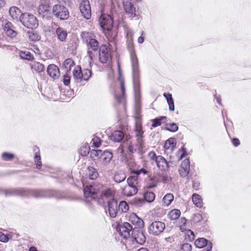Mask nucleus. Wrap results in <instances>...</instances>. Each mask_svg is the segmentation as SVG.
<instances>
[{"mask_svg": "<svg viewBox=\"0 0 251 251\" xmlns=\"http://www.w3.org/2000/svg\"><path fill=\"white\" fill-rule=\"evenodd\" d=\"M63 82L64 85H68L70 83V76L66 74L63 76Z\"/></svg>", "mask_w": 251, "mask_h": 251, "instance_id": "bf43d9fd", "label": "nucleus"}, {"mask_svg": "<svg viewBox=\"0 0 251 251\" xmlns=\"http://www.w3.org/2000/svg\"><path fill=\"white\" fill-rule=\"evenodd\" d=\"M176 145L175 139L170 138L166 141L164 144V148L165 150H170L171 151H172Z\"/></svg>", "mask_w": 251, "mask_h": 251, "instance_id": "e433bc0d", "label": "nucleus"}, {"mask_svg": "<svg viewBox=\"0 0 251 251\" xmlns=\"http://www.w3.org/2000/svg\"><path fill=\"white\" fill-rule=\"evenodd\" d=\"M7 236V234H5L2 232H0V241L3 243L8 242V238Z\"/></svg>", "mask_w": 251, "mask_h": 251, "instance_id": "4d7b16f0", "label": "nucleus"}, {"mask_svg": "<svg viewBox=\"0 0 251 251\" xmlns=\"http://www.w3.org/2000/svg\"><path fill=\"white\" fill-rule=\"evenodd\" d=\"M29 38L31 40L33 41H39L41 37L37 33L33 32L29 35Z\"/></svg>", "mask_w": 251, "mask_h": 251, "instance_id": "6e6d98bb", "label": "nucleus"}, {"mask_svg": "<svg viewBox=\"0 0 251 251\" xmlns=\"http://www.w3.org/2000/svg\"><path fill=\"white\" fill-rule=\"evenodd\" d=\"M133 229L132 226L127 222L119 224L116 228L119 234L124 239L129 237L130 232L133 231Z\"/></svg>", "mask_w": 251, "mask_h": 251, "instance_id": "f8f14e48", "label": "nucleus"}, {"mask_svg": "<svg viewBox=\"0 0 251 251\" xmlns=\"http://www.w3.org/2000/svg\"><path fill=\"white\" fill-rule=\"evenodd\" d=\"M181 154L180 157L179 158V160L182 159L183 157H184L186 153V150L185 148H182L181 150H179L177 152V154Z\"/></svg>", "mask_w": 251, "mask_h": 251, "instance_id": "0e129e2a", "label": "nucleus"}, {"mask_svg": "<svg viewBox=\"0 0 251 251\" xmlns=\"http://www.w3.org/2000/svg\"><path fill=\"white\" fill-rule=\"evenodd\" d=\"M126 178V174L123 172H117L114 176V180L117 183H120Z\"/></svg>", "mask_w": 251, "mask_h": 251, "instance_id": "a19ab883", "label": "nucleus"}, {"mask_svg": "<svg viewBox=\"0 0 251 251\" xmlns=\"http://www.w3.org/2000/svg\"><path fill=\"white\" fill-rule=\"evenodd\" d=\"M108 211L109 215L111 218H115L119 210L118 209V201L115 199L109 201L108 202Z\"/></svg>", "mask_w": 251, "mask_h": 251, "instance_id": "a211bd4d", "label": "nucleus"}, {"mask_svg": "<svg viewBox=\"0 0 251 251\" xmlns=\"http://www.w3.org/2000/svg\"><path fill=\"white\" fill-rule=\"evenodd\" d=\"M20 22L25 27L35 28L38 25V21L33 15L27 13H23L20 16Z\"/></svg>", "mask_w": 251, "mask_h": 251, "instance_id": "6e6552de", "label": "nucleus"}, {"mask_svg": "<svg viewBox=\"0 0 251 251\" xmlns=\"http://www.w3.org/2000/svg\"><path fill=\"white\" fill-rule=\"evenodd\" d=\"M163 96L166 99L167 103L169 105V110L171 111L175 110V105L172 94L170 93H164Z\"/></svg>", "mask_w": 251, "mask_h": 251, "instance_id": "c9c22d12", "label": "nucleus"}, {"mask_svg": "<svg viewBox=\"0 0 251 251\" xmlns=\"http://www.w3.org/2000/svg\"><path fill=\"white\" fill-rule=\"evenodd\" d=\"M144 199L147 202H152L155 199V195L152 192H147L144 194Z\"/></svg>", "mask_w": 251, "mask_h": 251, "instance_id": "de8ad7c7", "label": "nucleus"}, {"mask_svg": "<svg viewBox=\"0 0 251 251\" xmlns=\"http://www.w3.org/2000/svg\"><path fill=\"white\" fill-rule=\"evenodd\" d=\"M19 56L22 59H25L28 61H32L34 59L33 55L28 51H21L19 52Z\"/></svg>", "mask_w": 251, "mask_h": 251, "instance_id": "4c0bfd02", "label": "nucleus"}, {"mask_svg": "<svg viewBox=\"0 0 251 251\" xmlns=\"http://www.w3.org/2000/svg\"><path fill=\"white\" fill-rule=\"evenodd\" d=\"M232 143L235 147H237L238 146H239L240 145V142L238 138H234L232 140Z\"/></svg>", "mask_w": 251, "mask_h": 251, "instance_id": "774afa93", "label": "nucleus"}, {"mask_svg": "<svg viewBox=\"0 0 251 251\" xmlns=\"http://www.w3.org/2000/svg\"><path fill=\"white\" fill-rule=\"evenodd\" d=\"M166 119L167 117L165 116H161L159 118H156L151 120V122L152 123L151 126L153 127H156L160 126L161 124V122L164 120H166Z\"/></svg>", "mask_w": 251, "mask_h": 251, "instance_id": "a18cd8bd", "label": "nucleus"}, {"mask_svg": "<svg viewBox=\"0 0 251 251\" xmlns=\"http://www.w3.org/2000/svg\"><path fill=\"white\" fill-rule=\"evenodd\" d=\"M186 233L187 236H188L189 240L193 241L195 239V234L194 232L190 229L188 230L187 231Z\"/></svg>", "mask_w": 251, "mask_h": 251, "instance_id": "680f3d73", "label": "nucleus"}, {"mask_svg": "<svg viewBox=\"0 0 251 251\" xmlns=\"http://www.w3.org/2000/svg\"><path fill=\"white\" fill-rule=\"evenodd\" d=\"M136 227H134L132 231V237L137 243L142 245L146 242V238L145 235L142 230L139 228H137L138 229L136 230Z\"/></svg>", "mask_w": 251, "mask_h": 251, "instance_id": "6ab92c4d", "label": "nucleus"}, {"mask_svg": "<svg viewBox=\"0 0 251 251\" xmlns=\"http://www.w3.org/2000/svg\"><path fill=\"white\" fill-rule=\"evenodd\" d=\"M91 151L90 147L87 146H83L79 150L80 154L83 156H86Z\"/></svg>", "mask_w": 251, "mask_h": 251, "instance_id": "3c124183", "label": "nucleus"}, {"mask_svg": "<svg viewBox=\"0 0 251 251\" xmlns=\"http://www.w3.org/2000/svg\"><path fill=\"white\" fill-rule=\"evenodd\" d=\"M111 14H102L99 19V23L101 27L104 30L110 31L112 29L113 25V12Z\"/></svg>", "mask_w": 251, "mask_h": 251, "instance_id": "1a4fd4ad", "label": "nucleus"}, {"mask_svg": "<svg viewBox=\"0 0 251 251\" xmlns=\"http://www.w3.org/2000/svg\"><path fill=\"white\" fill-rule=\"evenodd\" d=\"M149 158L151 160H154L156 162V161L157 160V159H158V156H157L156 155V154L153 151H151L149 154Z\"/></svg>", "mask_w": 251, "mask_h": 251, "instance_id": "e2e57ef3", "label": "nucleus"}, {"mask_svg": "<svg viewBox=\"0 0 251 251\" xmlns=\"http://www.w3.org/2000/svg\"><path fill=\"white\" fill-rule=\"evenodd\" d=\"M124 137V133L121 130L114 131L109 136L110 139L115 142H120Z\"/></svg>", "mask_w": 251, "mask_h": 251, "instance_id": "c756f323", "label": "nucleus"}, {"mask_svg": "<svg viewBox=\"0 0 251 251\" xmlns=\"http://www.w3.org/2000/svg\"><path fill=\"white\" fill-rule=\"evenodd\" d=\"M55 34L60 41L62 42L66 41L68 33L65 29L61 27L57 28L55 31Z\"/></svg>", "mask_w": 251, "mask_h": 251, "instance_id": "bb28decb", "label": "nucleus"}, {"mask_svg": "<svg viewBox=\"0 0 251 251\" xmlns=\"http://www.w3.org/2000/svg\"><path fill=\"white\" fill-rule=\"evenodd\" d=\"M113 156V153L107 150H92L90 151L91 158L94 160L99 159L101 165L106 167L110 164Z\"/></svg>", "mask_w": 251, "mask_h": 251, "instance_id": "423d86ee", "label": "nucleus"}, {"mask_svg": "<svg viewBox=\"0 0 251 251\" xmlns=\"http://www.w3.org/2000/svg\"><path fill=\"white\" fill-rule=\"evenodd\" d=\"M190 172V162L188 159H185L182 162L179 169V174L181 176L184 177L187 176Z\"/></svg>", "mask_w": 251, "mask_h": 251, "instance_id": "4be33fe9", "label": "nucleus"}, {"mask_svg": "<svg viewBox=\"0 0 251 251\" xmlns=\"http://www.w3.org/2000/svg\"><path fill=\"white\" fill-rule=\"evenodd\" d=\"M174 195L171 193L166 194L162 200V202L166 206L170 205L174 200Z\"/></svg>", "mask_w": 251, "mask_h": 251, "instance_id": "c03bdc74", "label": "nucleus"}, {"mask_svg": "<svg viewBox=\"0 0 251 251\" xmlns=\"http://www.w3.org/2000/svg\"><path fill=\"white\" fill-rule=\"evenodd\" d=\"M47 73L50 77L53 79L57 78L60 74L58 67L54 64H50L47 68Z\"/></svg>", "mask_w": 251, "mask_h": 251, "instance_id": "b1692460", "label": "nucleus"}, {"mask_svg": "<svg viewBox=\"0 0 251 251\" xmlns=\"http://www.w3.org/2000/svg\"><path fill=\"white\" fill-rule=\"evenodd\" d=\"M100 187L96 184H89L84 187L83 190L84 196L86 199H95V196L98 193Z\"/></svg>", "mask_w": 251, "mask_h": 251, "instance_id": "4468645a", "label": "nucleus"}, {"mask_svg": "<svg viewBox=\"0 0 251 251\" xmlns=\"http://www.w3.org/2000/svg\"><path fill=\"white\" fill-rule=\"evenodd\" d=\"M127 48L130 53L132 70L133 81L135 85V89H137L138 87V78H139V69L138 59L135 54L134 48V44L133 39H128Z\"/></svg>", "mask_w": 251, "mask_h": 251, "instance_id": "7ed1b4c3", "label": "nucleus"}, {"mask_svg": "<svg viewBox=\"0 0 251 251\" xmlns=\"http://www.w3.org/2000/svg\"><path fill=\"white\" fill-rule=\"evenodd\" d=\"M38 11L43 17H49L50 14V6L47 4H42L39 5Z\"/></svg>", "mask_w": 251, "mask_h": 251, "instance_id": "a878e982", "label": "nucleus"}, {"mask_svg": "<svg viewBox=\"0 0 251 251\" xmlns=\"http://www.w3.org/2000/svg\"><path fill=\"white\" fill-rule=\"evenodd\" d=\"M165 129L171 132H176L178 129V126L176 123L166 124Z\"/></svg>", "mask_w": 251, "mask_h": 251, "instance_id": "49530a36", "label": "nucleus"}, {"mask_svg": "<svg viewBox=\"0 0 251 251\" xmlns=\"http://www.w3.org/2000/svg\"><path fill=\"white\" fill-rule=\"evenodd\" d=\"M132 173L135 174L134 176H137V177L139 178V175L141 173L146 174L147 173V171L144 169H140L139 170L133 171L132 172Z\"/></svg>", "mask_w": 251, "mask_h": 251, "instance_id": "052dcab7", "label": "nucleus"}, {"mask_svg": "<svg viewBox=\"0 0 251 251\" xmlns=\"http://www.w3.org/2000/svg\"><path fill=\"white\" fill-rule=\"evenodd\" d=\"M120 86L122 94L115 95V99L119 103L123 102L125 98V87L124 82L123 81H120Z\"/></svg>", "mask_w": 251, "mask_h": 251, "instance_id": "473e14b6", "label": "nucleus"}, {"mask_svg": "<svg viewBox=\"0 0 251 251\" xmlns=\"http://www.w3.org/2000/svg\"><path fill=\"white\" fill-rule=\"evenodd\" d=\"M3 29L5 34L10 38L16 37L18 34L16 27L9 21H5L4 23Z\"/></svg>", "mask_w": 251, "mask_h": 251, "instance_id": "dca6fc26", "label": "nucleus"}, {"mask_svg": "<svg viewBox=\"0 0 251 251\" xmlns=\"http://www.w3.org/2000/svg\"><path fill=\"white\" fill-rule=\"evenodd\" d=\"M133 87H134V97H135V112L136 116H138L140 115L141 113L140 111V107L139 105V100L140 98V82L139 78H138V87L136 89H135V85L134 82H133Z\"/></svg>", "mask_w": 251, "mask_h": 251, "instance_id": "aec40b11", "label": "nucleus"}, {"mask_svg": "<svg viewBox=\"0 0 251 251\" xmlns=\"http://www.w3.org/2000/svg\"><path fill=\"white\" fill-rule=\"evenodd\" d=\"M195 244L199 248H205L206 250H211L212 248V243L204 238L197 239Z\"/></svg>", "mask_w": 251, "mask_h": 251, "instance_id": "412c9836", "label": "nucleus"}, {"mask_svg": "<svg viewBox=\"0 0 251 251\" xmlns=\"http://www.w3.org/2000/svg\"><path fill=\"white\" fill-rule=\"evenodd\" d=\"M30 67L33 72H35L37 73H41L45 70L44 65L39 62H34L30 64Z\"/></svg>", "mask_w": 251, "mask_h": 251, "instance_id": "2f4dec72", "label": "nucleus"}, {"mask_svg": "<svg viewBox=\"0 0 251 251\" xmlns=\"http://www.w3.org/2000/svg\"><path fill=\"white\" fill-rule=\"evenodd\" d=\"M53 15L60 20H67L69 17V12L67 8L61 4L54 5L52 9Z\"/></svg>", "mask_w": 251, "mask_h": 251, "instance_id": "9d476101", "label": "nucleus"}, {"mask_svg": "<svg viewBox=\"0 0 251 251\" xmlns=\"http://www.w3.org/2000/svg\"><path fill=\"white\" fill-rule=\"evenodd\" d=\"M92 142L96 147H99L101 145V140L97 136H94L93 138Z\"/></svg>", "mask_w": 251, "mask_h": 251, "instance_id": "864d4df0", "label": "nucleus"}, {"mask_svg": "<svg viewBox=\"0 0 251 251\" xmlns=\"http://www.w3.org/2000/svg\"><path fill=\"white\" fill-rule=\"evenodd\" d=\"M83 41L85 42L88 48L87 55L89 57V65L91 66L95 55L93 51H97L100 49L99 43L96 39L95 35L90 32H83L81 34Z\"/></svg>", "mask_w": 251, "mask_h": 251, "instance_id": "f03ea898", "label": "nucleus"}, {"mask_svg": "<svg viewBox=\"0 0 251 251\" xmlns=\"http://www.w3.org/2000/svg\"><path fill=\"white\" fill-rule=\"evenodd\" d=\"M127 164L128 166V167H130V168L134 167L136 165V164L134 160H133L132 159H130L129 160H128L127 161Z\"/></svg>", "mask_w": 251, "mask_h": 251, "instance_id": "69168bd1", "label": "nucleus"}, {"mask_svg": "<svg viewBox=\"0 0 251 251\" xmlns=\"http://www.w3.org/2000/svg\"><path fill=\"white\" fill-rule=\"evenodd\" d=\"M129 221L133 224L134 225L136 228H142L144 226V222L137 216L135 214L132 213L129 216Z\"/></svg>", "mask_w": 251, "mask_h": 251, "instance_id": "5701e85b", "label": "nucleus"}, {"mask_svg": "<svg viewBox=\"0 0 251 251\" xmlns=\"http://www.w3.org/2000/svg\"><path fill=\"white\" fill-rule=\"evenodd\" d=\"M154 179L157 182H162L163 183L169 182L171 178L165 172H162L154 176Z\"/></svg>", "mask_w": 251, "mask_h": 251, "instance_id": "cd10ccee", "label": "nucleus"}, {"mask_svg": "<svg viewBox=\"0 0 251 251\" xmlns=\"http://www.w3.org/2000/svg\"><path fill=\"white\" fill-rule=\"evenodd\" d=\"M145 201L144 199H143L136 198L134 200L133 204L137 206H141L144 204Z\"/></svg>", "mask_w": 251, "mask_h": 251, "instance_id": "5fc2aeb1", "label": "nucleus"}, {"mask_svg": "<svg viewBox=\"0 0 251 251\" xmlns=\"http://www.w3.org/2000/svg\"><path fill=\"white\" fill-rule=\"evenodd\" d=\"M88 169V175L90 179L94 180L96 179L98 176V173L96 169L91 166H89L87 168Z\"/></svg>", "mask_w": 251, "mask_h": 251, "instance_id": "58836bf2", "label": "nucleus"}, {"mask_svg": "<svg viewBox=\"0 0 251 251\" xmlns=\"http://www.w3.org/2000/svg\"><path fill=\"white\" fill-rule=\"evenodd\" d=\"M127 184L122 189V194L127 197H131L137 194L140 187V179L137 176H131L127 179Z\"/></svg>", "mask_w": 251, "mask_h": 251, "instance_id": "39448f33", "label": "nucleus"}, {"mask_svg": "<svg viewBox=\"0 0 251 251\" xmlns=\"http://www.w3.org/2000/svg\"><path fill=\"white\" fill-rule=\"evenodd\" d=\"M165 225L161 221H155L151 223L149 226V232L154 236L160 235L165 229Z\"/></svg>", "mask_w": 251, "mask_h": 251, "instance_id": "ddd939ff", "label": "nucleus"}, {"mask_svg": "<svg viewBox=\"0 0 251 251\" xmlns=\"http://www.w3.org/2000/svg\"><path fill=\"white\" fill-rule=\"evenodd\" d=\"M79 10L82 16L89 20L91 17V10L89 0H82L79 4Z\"/></svg>", "mask_w": 251, "mask_h": 251, "instance_id": "2eb2a0df", "label": "nucleus"}, {"mask_svg": "<svg viewBox=\"0 0 251 251\" xmlns=\"http://www.w3.org/2000/svg\"><path fill=\"white\" fill-rule=\"evenodd\" d=\"M110 48L106 45H101L99 49V60L102 63H109L111 62L112 56L110 52Z\"/></svg>", "mask_w": 251, "mask_h": 251, "instance_id": "9b49d317", "label": "nucleus"}, {"mask_svg": "<svg viewBox=\"0 0 251 251\" xmlns=\"http://www.w3.org/2000/svg\"><path fill=\"white\" fill-rule=\"evenodd\" d=\"M33 149L34 152H35L34 160L36 163V167L38 169H40L42 167V163L40 161L41 157L39 153V149L37 147L34 146Z\"/></svg>", "mask_w": 251, "mask_h": 251, "instance_id": "f704fd0d", "label": "nucleus"}, {"mask_svg": "<svg viewBox=\"0 0 251 251\" xmlns=\"http://www.w3.org/2000/svg\"><path fill=\"white\" fill-rule=\"evenodd\" d=\"M9 12L10 16L13 19L20 21V16L22 14H21V11L20 9L17 7H11L9 9Z\"/></svg>", "mask_w": 251, "mask_h": 251, "instance_id": "c85d7f7f", "label": "nucleus"}, {"mask_svg": "<svg viewBox=\"0 0 251 251\" xmlns=\"http://www.w3.org/2000/svg\"><path fill=\"white\" fill-rule=\"evenodd\" d=\"M181 249L183 251H191L192 246L190 244L185 243L182 245Z\"/></svg>", "mask_w": 251, "mask_h": 251, "instance_id": "13d9d810", "label": "nucleus"}, {"mask_svg": "<svg viewBox=\"0 0 251 251\" xmlns=\"http://www.w3.org/2000/svg\"><path fill=\"white\" fill-rule=\"evenodd\" d=\"M124 10L127 15L131 18L136 16L135 8L131 2V0H123Z\"/></svg>", "mask_w": 251, "mask_h": 251, "instance_id": "f3484780", "label": "nucleus"}, {"mask_svg": "<svg viewBox=\"0 0 251 251\" xmlns=\"http://www.w3.org/2000/svg\"><path fill=\"white\" fill-rule=\"evenodd\" d=\"M144 34V32L143 31H142L141 32V36L138 38V42L139 43V44H142L144 42V36H143Z\"/></svg>", "mask_w": 251, "mask_h": 251, "instance_id": "338daca9", "label": "nucleus"}, {"mask_svg": "<svg viewBox=\"0 0 251 251\" xmlns=\"http://www.w3.org/2000/svg\"><path fill=\"white\" fill-rule=\"evenodd\" d=\"M143 147V140L130 137H126L124 142L123 148L121 149V153H123V148H124L129 154H131L136 152L140 153L142 152Z\"/></svg>", "mask_w": 251, "mask_h": 251, "instance_id": "20e7f679", "label": "nucleus"}, {"mask_svg": "<svg viewBox=\"0 0 251 251\" xmlns=\"http://www.w3.org/2000/svg\"><path fill=\"white\" fill-rule=\"evenodd\" d=\"M135 132V138L143 140L144 131L142 130L141 124L139 121L136 122Z\"/></svg>", "mask_w": 251, "mask_h": 251, "instance_id": "72a5a7b5", "label": "nucleus"}, {"mask_svg": "<svg viewBox=\"0 0 251 251\" xmlns=\"http://www.w3.org/2000/svg\"><path fill=\"white\" fill-rule=\"evenodd\" d=\"M114 191L110 189H107L104 190L101 194V198L103 201H111L114 199ZM108 201H107L108 202Z\"/></svg>", "mask_w": 251, "mask_h": 251, "instance_id": "7c9ffc66", "label": "nucleus"}, {"mask_svg": "<svg viewBox=\"0 0 251 251\" xmlns=\"http://www.w3.org/2000/svg\"><path fill=\"white\" fill-rule=\"evenodd\" d=\"M129 209V206L127 202L125 201H122L118 204V209L119 211L125 213Z\"/></svg>", "mask_w": 251, "mask_h": 251, "instance_id": "8fccbe9b", "label": "nucleus"}, {"mask_svg": "<svg viewBox=\"0 0 251 251\" xmlns=\"http://www.w3.org/2000/svg\"><path fill=\"white\" fill-rule=\"evenodd\" d=\"M1 160L4 161H11L14 158V154L11 153L4 152L1 154Z\"/></svg>", "mask_w": 251, "mask_h": 251, "instance_id": "09e8293b", "label": "nucleus"}, {"mask_svg": "<svg viewBox=\"0 0 251 251\" xmlns=\"http://www.w3.org/2000/svg\"><path fill=\"white\" fill-rule=\"evenodd\" d=\"M3 192L6 196H32L35 198H59L58 192L52 190H30L23 188H11L4 190Z\"/></svg>", "mask_w": 251, "mask_h": 251, "instance_id": "f257e3e1", "label": "nucleus"}, {"mask_svg": "<svg viewBox=\"0 0 251 251\" xmlns=\"http://www.w3.org/2000/svg\"><path fill=\"white\" fill-rule=\"evenodd\" d=\"M155 162L158 168L162 171H165L169 168L168 162L162 156L158 155V159Z\"/></svg>", "mask_w": 251, "mask_h": 251, "instance_id": "393cba45", "label": "nucleus"}, {"mask_svg": "<svg viewBox=\"0 0 251 251\" xmlns=\"http://www.w3.org/2000/svg\"><path fill=\"white\" fill-rule=\"evenodd\" d=\"M180 214L181 212L179 210L175 209L169 213L168 217L171 220H176L180 217Z\"/></svg>", "mask_w": 251, "mask_h": 251, "instance_id": "79ce46f5", "label": "nucleus"}, {"mask_svg": "<svg viewBox=\"0 0 251 251\" xmlns=\"http://www.w3.org/2000/svg\"><path fill=\"white\" fill-rule=\"evenodd\" d=\"M7 237L8 238V241L9 240H15L19 237V234L14 231L9 232V233L7 234Z\"/></svg>", "mask_w": 251, "mask_h": 251, "instance_id": "603ef678", "label": "nucleus"}, {"mask_svg": "<svg viewBox=\"0 0 251 251\" xmlns=\"http://www.w3.org/2000/svg\"><path fill=\"white\" fill-rule=\"evenodd\" d=\"M74 65L75 63L74 61L71 58H68L64 61L63 66L65 69L66 72H70L71 67L74 66Z\"/></svg>", "mask_w": 251, "mask_h": 251, "instance_id": "37998d69", "label": "nucleus"}, {"mask_svg": "<svg viewBox=\"0 0 251 251\" xmlns=\"http://www.w3.org/2000/svg\"><path fill=\"white\" fill-rule=\"evenodd\" d=\"M92 75V72L90 69L81 70L80 66L75 67L73 70V77L76 82H80L82 80L88 81Z\"/></svg>", "mask_w": 251, "mask_h": 251, "instance_id": "0eeeda50", "label": "nucleus"}, {"mask_svg": "<svg viewBox=\"0 0 251 251\" xmlns=\"http://www.w3.org/2000/svg\"><path fill=\"white\" fill-rule=\"evenodd\" d=\"M192 201L194 204L198 207L202 206V201L201 196L197 194H194L192 196Z\"/></svg>", "mask_w": 251, "mask_h": 251, "instance_id": "ea45409f", "label": "nucleus"}]
</instances>
